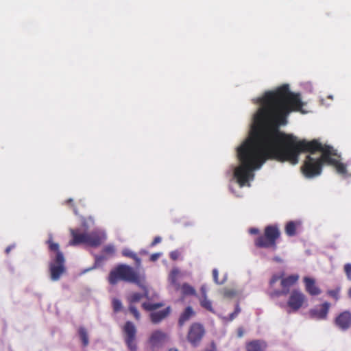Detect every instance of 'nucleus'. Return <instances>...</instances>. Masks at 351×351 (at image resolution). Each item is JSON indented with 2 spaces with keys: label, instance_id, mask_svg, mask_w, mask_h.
<instances>
[{
  "label": "nucleus",
  "instance_id": "nucleus-1",
  "mask_svg": "<svg viewBox=\"0 0 351 351\" xmlns=\"http://www.w3.org/2000/svg\"><path fill=\"white\" fill-rule=\"evenodd\" d=\"M257 103L261 107L254 116V130L237 149L240 165L234 169V176L241 186L252 180L253 171L261 168L267 160L296 165L301 152L314 154L323 152L325 164L334 166L343 177L348 176L346 166L340 162L341 156L333 147L322 145L317 139L299 140L293 134L279 131L280 125L287 124L289 113L301 111L303 106L300 95L291 92L288 84L265 93L257 99Z\"/></svg>",
  "mask_w": 351,
  "mask_h": 351
},
{
  "label": "nucleus",
  "instance_id": "nucleus-2",
  "mask_svg": "<svg viewBox=\"0 0 351 351\" xmlns=\"http://www.w3.org/2000/svg\"><path fill=\"white\" fill-rule=\"evenodd\" d=\"M119 280L135 283L145 291L146 298L149 299V290L145 285L144 276L141 277L132 267L120 265L110 271L108 281L111 285L117 284Z\"/></svg>",
  "mask_w": 351,
  "mask_h": 351
},
{
  "label": "nucleus",
  "instance_id": "nucleus-3",
  "mask_svg": "<svg viewBox=\"0 0 351 351\" xmlns=\"http://www.w3.org/2000/svg\"><path fill=\"white\" fill-rule=\"evenodd\" d=\"M84 227L85 223L83 225L82 228L71 230L73 239L69 241L70 245L84 243L88 246L96 247L107 239L106 233L103 229L97 228L88 232L84 229Z\"/></svg>",
  "mask_w": 351,
  "mask_h": 351
},
{
  "label": "nucleus",
  "instance_id": "nucleus-4",
  "mask_svg": "<svg viewBox=\"0 0 351 351\" xmlns=\"http://www.w3.org/2000/svg\"><path fill=\"white\" fill-rule=\"evenodd\" d=\"M49 250L53 252L51 254V261L49 263L50 278L53 281H57L60 279L61 275L65 271L64 258L59 250V245L48 241Z\"/></svg>",
  "mask_w": 351,
  "mask_h": 351
},
{
  "label": "nucleus",
  "instance_id": "nucleus-5",
  "mask_svg": "<svg viewBox=\"0 0 351 351\" xmlns=\"http://www.w3.org/2000/svg\"><path fill=\"white\" fill-rule=\"evenodd\" d=\"M281 235L280 230L276 225L267 226L265 228L264 234L259 236L255 241L257 247L271 249L277 248L276 241Z\"/></svg>",
  "mask_w": 351,
  "mask_h": 351
},
{
  "label": "nucleus",
  "instance_id": "nucleus-6",
  "mask_svg": "<svg viewBox=\"0 0 351 351\" xmlns=\"http://www.w3.org/2000/svg\"><path fill=\"white\" fill-rule=\"evenodd\" d=\"M319 158H315L311 155L306 156L301 171L303 175L307 178H313L322 173L325 160L323 159V152Z\"/></svg>",
  "mask_w": 351,
  "mask_h": 351
},
{
  "label": "nucleus",
  "instance_id": "nucleus-7",
  "mask_svg": "<svg viewBox=\"0 0 351 351\" xmlns=\"http://www.w3.org/2000/svg\"><path fill=\"white\" fill-rule=\"evenodd\" d=\"M125 341L130 351H136V329L134 324L127 322L123 327Z\"/></svg>",
  "mask_w": 351,
  "mask_h": 351
},
{
  "label": "nucleus",
  "instance_id": "nucleus-8",
  "mask_svg": "<svg viewBox=\"0 0 351 351\" xmlns=\"http://www.w3.org/2000/svg\"><path fill=\"white\" fill-rule=\"evenodd\" d=\"M299 279V275L293 274L287 278L281 279L282 290L270 291L269 294L271 297H279L280 295H286L289 291V287L294 285Z\"/></svg>",
  "mask_w": 351,
  "mask_h": 351
},
{
  "label": "nucleus",
  "instance_id": "nucleus-9",
  "mask_svg": "<svg viewBox=\"0 0 351 351\" xmlns=\"http://www.w3.org/2000/svg\"><path fill=\"white\" fill-rule=\"evenodd\" d=\"M306 300V296L298 290H293L289 296L287 304L293 311H296L300 308Z\"/></svg>",
  "mask_w": 351,
  "mask_h": 351
},
{
  "label": "nucleus",
  "instance_id": "nucleus-10",
  "mask_svg": "<svg viewBox=\"0 0 351 351\" xmlns=\"http://www.w3.org/2000/svg\"><path fill=\"white\" fill-rule=\"evenodd\" d=\"M330 304L328 302H324L319 306L315 307L309 311V316L315 319H326L330 308Z\"/></svg>",
  "mask_w": 351,
  "mask_h": 351
},
{
  "label": "nucleus",
  "instance_id": "nucleus-11",
  "mask_svg": "<svg viewBox=\"0 0 351 351\" xmlns=\"http://www.w3.org/2000/svg\"><path fill=\"white\" fill-rule=\"evenodd\" d=\"M204 333V328L200 324H193L189 331L188 339L191 343L195 345L201 340Z\"/></svg>",
  "mask_w": 351,
  "mask_h": 351
},
{
  "label": "nucleus",
  "instance_id": "nucleus-12",
  "mask_svg": "<svg viewBox=\"0 0 351 351\" xmlns=\"http://www.w3.org/2000/svg\"><path fill=\"white\" fill-rule=\"evenodd\" d=\"M336 325L342 330H346L351 326V313L346 311L340 313L335 319Z\"/></svg>",
  "mask_w": 351,
  "mask_h": 351
},
{
  "label": "nucleus",
  "instance_id": "nucleus-13",
  "mask_svg": "<svg viewBox=\"0 0 351 351\" xmlns=\"http://www.w3.org/2000/svg\"><path fill=\"white\" fill-rule=\"evenodd\" d=\"M167 334L161 330L154 331L149 339V342L152 347H158L164 343L167 340Z\"/></svg>",
  "mask_w": 351,
  "mask_h": 351
},
{
  "label": "nucleus",
  "instance_id": "nucleus-14",
  "mask_svg": "<svg viewBox=\"0 0 351 351\" xmlns=\"http://www.w3.org/2000/svg\"><path fill=\"white\" fill-rule=\"evenodd\" d=\"M306 291L311 295H317L321 293V290L315 285V280L309 277L304 278Z\"/></svg>",
  "mask_w": 351,
  "mask_h": 351
},
{
  "label": "nucleus",
  "instance_id": "nucleus-15",
  "mask_svg": "<svg viewBox=\"0 0 351 351\" xmlns=\"http://www.w3.org/2000/svg\"><path fill=\"white\" fill-rule=\"evenodd\" d=\"M170 312V307H167L166 308L159 311L152 312L150 313V319L152 322L154 324H158L165 318H166L169 315Z\"/></svg>",
  "mask_w": 351,
  "mask_h": 351
},
{
  "label": "nucleus",
  "instance_id": "nucleus-16",
  "mask_svg": "<svg viewBox=\"0 0 351 351\" xmlns=\"http://www.w3.org/2000/svg\"><path fill=\"white\" fill-rule=\"evenodd\" d=\"M301 228V223L300 221H290L286 224L285 232L289 237L296 235Z\"/></svg>",
  "mask_w": 351,
  "mask_h": 351
},
{
  "label": "nucleus",
  "instance_id": "nucleus-17",
  "mask_svg": "<svg viewBox=\"0 0 351 351\" xmlns=\"http://www.w3.org/2000/svg\"><path fill=\"white\" fill-rule=\"evenodd\" d=\"M265 348V342L261 340H254L247 344V350L263 351Z\"/></svg>",
  "mask_w": 351,
  "mask_h": 351
},
{
  "label": "nucleus",
  "instance_id": "nucleus-18",
  "mask_svg": "<svg viewBox=\"0 0 351 351\" xmlns=\"http://www.w3.org/2000/svg\"><path fill=\"white\" fill-rule=\"evenodd\" d=\"M64 203L66 206L73 208V212L76 215H78L79 209H84V205L80 199L74 202V200L72 198H69L66 199Z\"/></svg>",
  "mask_w": 351,
  "mask_h": 351
},
{
  "label": "nucleus",
  "instance_id": "nucleus-19",
  "mask_svg": "<svg viewBox=\"0 0 351 351\" xmlns=\"http://www.w3.org/2000/svg\"><path fill=\"white\" fill-rule=\"evenodd\" d=\"M195 313L191 306L186 308L184 311L181 314L179 319V324L182 326L186 322L189 321L193 315Z\"/></svg>",
  "mask_w": 351,
  "mask_h": 351
},
{
  "label": "nucleus",
  "instance_id": "nucleus-20",
  "mask_svg": "<svg viewBox=\"0 0 351 351\" xmlns=\"http://www.w3.org/2000/svg\"><path fill=\"white\" fill-rule=\"evenodd\" d=\"M180 274V271L178 268L172 269L169 276V281L170 284L174 287L176 290L180 289V284L178 282V276Z\"/></svg>",
  "mask_w": 351,
  "mask_h": 351
},
{
  "label": "nucleus",
  "instance_id": "nucleus-21",
  "mask_svg": "<svg viewBox=\"0 0 351 351\" xmlns=\"http://www.w3.org/2000/svg\"><path fill=\"white\" fill-rule=\"evenodd\" d=\"M122 254L124 256L129 257L132 258L136 265L137 267H139L141 265V258L137 256V254L132 251L131 250L128 248H125L122 250Z\"/></svg>",
  "mask_w": 351,
  "mask_h": 351
},
{
  "label": "nucleus",
  "instance_id": "nucleus-22",
  "mask_svg": "<svg viewBox=\"0 0 351 351\" xmlns=\"http://www.w3.org/2000/svg\"><path fill=\"white\" fill-rule=\"evenodd\" d=\"M78 332H79V335L80 337V339L82 341L83 345L84 346H86L88 344L89 341H88V333H87L86 328H84V327H80L79 328Z\"/></svg>",
  "mask_w": 351,
  "mask_h": 351
},
{
  "label": "nucleus",
  "instance_id": "nucleus-23",
  "mask_svg": "<svg viewBox=\"0 0 351 351\" xmlns=\"http://www.w3.org/2000/svg\"><path fill=\"white\" fill-rule=\"evenodd\" d=\"M180 289H181L182 292L184 295L195 294V289L187 283L183 284L181 287H180Z\"/></svg>",
  "mask_w": 351,
  "mask_h": 351
},
{
  "label": "nucleus",
  "instance_id": "nucleus-24",
  "mask_svg": "<svg viewBox=\"0 0 351 351\" xmlns=\"http://www.w3.org/2000/svg\"><path fill=\"white\" fill-rule=\"evenodd\" d=\"M162 305L163 304L162 303L152 304V303L144 302L142 304V306L146 311H154V310L162 306Z\"/></svg>",
  "mask_w": 351,
  "mask_h": 351
},
{
  "label": "nucleus",
  "instance_id": "nucleus-25",
  "mask_svg": "<svg viewBox=\"0 0 351 351\" xmlns=\"http://www.w3.org/2000/svg\"><path fill=\"white\" fill-rule=\"evenodd\" d=\"M143 296H144L145 298H146L145 296V293H143V295L141 294V293H131L129 296H128V301L132 304V303H135V302H138L142 298Z\"/></svg>",
  "mask_w": 351,
  "mask_h": 351
},
{
  "label": "nucleus",
  "instance_id": "nucleus-26",
  "mask_svg": "<svg viewBox=\"0 0 351 351\" xmlns=\"http://www.w3.org/2000/svg\"><path fill=\"white\" fill-rule=\"evenodd\" d=\"M200 304L202 307L210 311H213L211 302L207 298V297H202L200 300Z\"/></svg>",
  "mask_w": 351,
  "mask_h": 351
},
{
  "label": "nucleus",
  "instance_id": "nucleus-27",
  "mask_svg": "<svg viewBox=\"0 0 351 351\" xmlns=\"http://www.w3.org/2000/svg\"><path fill=\"white\" fill-rule=\"evenodd\" d=\"M103 251L107 254L112 255L115 253L116 249L114 245L108 244L104 247Z\"/></svg>",
  "mask_w": 351,
  "mask_h": 351
},
{
  "label": "nucleus",
  "instance_id": "nucleus-28",
  "mask_svg": "<svg viewBox=\"0 0 351 351\" xmlns=\"http://www.w3.org/2000/svg\"><path fill=\"white\" fill-rule=\"evenodd\" d=\"M113 309L115 312L120 311L122 308V303L119 299H113L112 300Z\"/></svg>",
  "mask_w": 351,
  "mask_h": 351
},
{
  "label": "nucleus",
  "instance_id": "nucleus-29",
  "mask_svg": "<svg viewBox=\"0 0 351 351\" xmlns=\"http://www.w3.org/2000/svg\"><path fill=\"white\" fill-rule=\"evenodd\" d=\"M129 310L133 314V315L137 320H138L140 319L141 315H140L138 311L137 310V308L134 306H133L132 304H130L129 306Z\"/></svg>",
  "mask_w": 351,
  "mask_h": 351
},
{
  "label": "nucleus",
  "instance_id": "nucleus-30",
  "mask_svg": "<svg viewBox=\"0 0 351 351\" xmlns=\"http://www.w3.org/2000/svg\"><path fill=\"white\" fill-rule=\"evenodd\" d=\"M340 289L337 288L334 290H329L328 291V294L331 296L332 298H335L336 300L339 299V294Z\"/></svg>",
  "mask_w": 351,
  "mask_h": 351
},
{
  "label": "nucleus",
  "instance_id": "nucleus-31",
  "mask_svg": "<svg viewBox=\"0 0 351 351\" xmlns=\"http://www.w3.org/2000/svg\"><path fill=\"white\" fill-rule=\"evenodd\" d=\"M344 271L349 280H351V264L347 263L344 265Z\"/></svg>",
  "mask_w": 351,
  "mask_h": 351
},
{
  "label": "nucleus",
  "instance_id": "nucleus-32",
  "mask_svg": "<svg viewBox=\"0 0 351 351\" xmlns=\"http://www.w3.org/2000/svg\"><path fill=\"white\" fill-rule=\"evenodd\" d=\"M240 311H241L240 308L239 307V306H237L235 311L233 313H232L231 314H230L229 321L233 320L237 316V315L240 313Z\"/></svg>",
  "mask_w": 351,
  "mask_h": 351
},
{
  "label": "nucleus",
  "instance_id": "nucleus-33",
  "mask_svg": "<svg viewBox=\"0 0 351 351\" xmlns=\"http://www.w3.org/2000/svg\"><path fill=\"white\" fill-rule=\"evenodd\" d=\"M213 279H214V281L217 283V284H222L225 280H222L221 282H219L218 280V271L217 269H214L213 271Z\"/></svg>",
  "mask_w": 351,
  "mask_h": 351
},
{
  "label": "nucleus",
  "instance_id": "nucleus-34",
  "mask_svg": "<svg viewBox=\"0 0 351 351\" xmlns=\"http://www.w3.org/2000/svg\"><path fill=\"white\" fill-rule=\"evenodd\" d=\"M282 277L278 276H274L270 280V286L271 287H273V285L279 279H280Z\"/></svg>",
  "mask_w": 351,
  "mask_h": 351
},
{
  "label": "nucleus",
  "instance_id": "nucleus-35",
  "mask_svg": "<svg viewBox=\"0 0 351 351\" xmlns=\"http://www.w3.org/2000/svg\"><path fill=\"white\" fill-rule=\"evenodd\" d=\"M162 255L161 253H155L151 255L150 256V261H156L160 256Z\"/></svg>",
  "mask_w": 351,
  "mask_h": 351
},
{
  "label": "nucleus",
  "instance_id": "nucleus-36",
  "mask_svg": "<svg viewBox=\"0 0 351 351\" xmlns=\"http://www.w3.org/2000/svg\"><path fill=\"white\" fill-rule=\"evenodd\" d=\"M161 240H162V239L160 237H155L153 242L151 243L150 246L153 247V246L156 245V244L160 243Z\"/></svg>",
  "mask_w": 351,
  "mask_h": 351
},
{
  "label": "nucleus",
  "instance_id": "nucleus-37",
  "mask_svg": "<svg viewBox=\"0 0 351 351\" xmlns=\"http://www.w3.org/2000/svg\"><path fill=\"white\" fill-rule=\"evenodd\" d=\"M179 255H180V254L178 251H173V252H171L170 257L173 260H176L178 258Z\"/></svg>",
  "mask_w": 351,
  "mask_h": 351
},
{
  "label": "nucleus",
  "instance_id": "nucleus-38",
  "mask_svg": "<svg viewBox=\"0 0 351 351\" xmlns=\"http://www.w3.org/2000/svg\"><path fill=\"white\" fill-rule=\"evenodd\" d=\"M224 295L227 297H232L234 295V292L232 290H226Z\"/></svg>",
  "mask_w": 351,
  "mask_h": 351
},
{
  "label": "nucleus",
  "instance_id": "nucleus-39",
  "mask_svg": "<svg viewBox=\"0 0 351 351\" xmlns=\"http://www.w3.org/2000/svg\"><path fill=\"white\" fill-rule=\"evenodd\" d=\"M201 292L202 297H206V286L203 285L201 287Z\"/></svg>",
  "mask_w": 351,
  "mask_h": 351
},
{
  "label": "nucleus",
  "instance_id": "nucleus-40",
  "mask_svg": "<svg viewBox=\"0 0 351 351\" xmlns=\"http://www.w3.org/2000/svg\"><path fill=\"white\" fill-rule=\"evenodd\" d=\"M249 232L252 234H255L258 232V230L257 228H252L249 230Z\"/></svg>",
  "mask_w": 351,
  "mask_h": 351
},
{
  "label": "nucleus",
  "instance_id": "nucleus-41",
  "mask_svg": "<svg viewBox=\"0 0 351 351\" xmlns=\"http://www.w3.org/2000/svg\"><path fill=\"white\" fill-rule=\"evenodd\" d=\"M237 335L239 337H241L243 335V330L241 328H239L237 331Z\"/></svg>",
  "mask_w": 351,
  "mask_h": 351
},
{
  "label": "nucleus",
  "instance_id": "nucleus-42",
  "mask_svg": "<svg viewBox=\"0 0 351 351\" xmlns=\"http://www.w3.org/2000/svg\"><path fill=\"white\" fill-rule=\"evenodd\" d=\"M274 261H276V262H278V263H282L283 262V260L280 257H279V256L274 257Z\"/></svg>",
  "mask_w": 351,
  "mask_h": 351
},
{
  "label": "nucleus",
  "instance_id": "nucleus-43",
  "mask_svg": "<svg viewBox=\"0 0 351 351\" xmlns=\"http://www.w3.org/2000/svg\"><path fill=\"white\" fill-rule=\"evenodd\" d=\"M14 245H10V246H8V247L5 249V253H6V254H8V253L10 252V250H11L12 248H14Z\"/></svg>",
  "mask_w": 351,
  "mask_h": 351
},
{
  "label": "nucleus",
  "instance_id": "nucleus-44",
  "mask_svg": "<svg viewBox=\"0 0 351 351\" xmlns=\"http://www.w3.org/2000/svg\"><path fill=\"white\" fill-rule=\"evenodd\" d=\"M148 254V252L145 250H140L139 252V254L140 255H145V254Z\"/></svg>",
  "mask_w": 351,
  "mask_h": 351
},
{
  "label": "nucleus",
  "instance_id": "nucleus-45",
  "mask_svg": "<svg viewBox=\"0 0 351 351\" xmlns=\"http://www.w3.org/2000/svg\"><path fill=\"white\" fill-rule=\"evenodd\" d=\"M348 295L350 298H351V288L349 289Z\"/></svg>",
  "mask_w": 351,
  "mask_h": 351
},
{
  "label": "nucleus",
  "instance_id": "nucleus-46",
  "mask_svg": "<svg viewBox=\"0 0 351 351\" xmlns=\"http://www.w3.org/2000/svg\"><path fill=\"white\" fill-rule=\"evenodd\" d=\"M169 351H178L176 349H170Z\"/></svg>",
  "mask_w": 351,
  "mask_h": 351
},
{
  "label": "nucleus",
  "instance_id": "nucleus-47",
  "mask_svg": "<svg viewBox=\"0 0 351 351\" xmlns=\"http://www.w3.org/2000/svg\"><path fill=\"white\" fill-rule=\"evenodd\" d=\"M90 269H92V268L87 269L86 270V271H90Z\"/></svg>",
  "mask_w": 351,
  "mask_h": 351
}]
</instances>
